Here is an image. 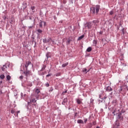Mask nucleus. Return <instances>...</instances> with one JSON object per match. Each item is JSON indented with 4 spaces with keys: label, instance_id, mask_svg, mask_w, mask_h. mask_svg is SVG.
Masks as SVG:
<instances>
[{
    "label": "nucleus",
    "instance_id": "nucleus-31",
    "mask_svg": "<svg viewBox=\"0 0 128 128\" xmlns=\"http://www.w3.org/2000/svg\"><path fill=\"white\" fill-rule=\"evenodd\" d=\"M46 56L47 58H50V56H48V53L46 54Z\"/></svg>",
    "mask_w": 128,
    "mask_h": 128
},
{
    "label": "nucleus",
    "instance_id": "nucleus-5",
    "mask_svg": "<svg viewBox=\"0 0 128 128\" xmlns=\"http://www.w3.org/2000/svg\"><path fill=\"white\" fill-rule=\"evenodd\" d=\"M2 72H6L8 70V67H6V64L4 65L3 68H2Z\"/></svg>",
    "mask_w": 128,
    "mask_h": 128
},
{
    "label": "nucleus",
    "instance_id": "nucleus-17",
    "mask_svg": "<svg viewBox=\"0 0 128 128\" xmlns=\"http://www.w3.org/2000/svg\"><path fill=\"white\" fill-rule=\"evenodd\" d=\"M76 102L78 104H82V101L80 99H78Z\"/></svg>",
    "mask_w": 128,
    "mask_h": 128
},
{
    "label": "nucleus",
    "instance_id": "nucleus-16",
    "mask_svg": "<svg viewBox=\"0 0 128 128\" xmlns=\"http://www.w3.org/2000/svg\"><path fill=\"white\" fill-rule=\"evenodd\" d=\"M52 40V38H49L48 40H46L45 44H46L47 42H49Z\"/></svg>",
    "mask_w": 128,
    "mask_h": 128
},
{
    "label": "nucleus",
    "instance_id": "nucleus-48",
    "mask_svg": "<svg viewBox=\"0 0 128 128\" xmlns=\"http://www.w3.org/2000/svg\"><path fill=\"white\" fill-rule=\"evenodd\" d=\"M90 72V70H88V71H87V72Z\"/></svg>",
    "mask_w": 128,
    "mask_h": 128
},
{
    "label": "nucleus",
    "instance_id": "nucleus-9",
    "mask_svg": "<svg viewBox=\"0 0 128 128\" xmlns=\"http://www.w3.org/2000/svg\"><path fill=\"white\" fill-rule=\"evenodd\" d=\"M77 122H78V124H84V120H77Z\"/></svg>",
    "mask_w": 128,
    "mask_h": 128
},
{
    "label": "nucleus",
    "instance_id": "nucleus-38",
    "mask_svg": "<svg viewBox=\"0 0 128 128\" xmlns=\"http://www.w3.org/2000/svg\"><path fill=\"white\" fill-rule=\"evenodd\" d=\"M68 92L67 91H64V92H63L62 94H66Z\"/></svg>",
    "mask_w": 128,
    "mask_h": 128
},
{
    "label": "nucleus",
    "instance_id": "nucleus-13",
    "mask_svg": "<svg viewBox=\"0 0 128 128\" xmlns=\"http://www.w3.org/2000/svg\"><path fill=\"white\" fill-rule=\"evenodd\" d=\"M86 51H87L88 52H92V47H88V48H87Z\"/></svg>",
    "mask_w": 128,
    "mask_h": 128
},
{
    "label": "nucleus",
    "instance_id": "nucleus-27",
    "mask_svg": "<svg viewBox=\"0 0 128 128\" xmlns=\"http://www.w3.org/2000/svg\"><path fill=\"white\" fill-rule=\"evenodd\" d=\"M93 22H94V24H96V22L98 23V20H93Z\"/></svg>",
    "mask_w": 128,
    "mask_h": 128
},
{
    "label": "nucleus",
    "instance_id": "nucleus-49",
    "mask_svg": "<svg viewBox=\"0 0 128 128\" xmlns=\"http://www.w3.org/2000/svg\"><path fill=\"white\" fill-rule=\"evenodd\" d=\"M26 8V6L25 7V8Z\"/></svg>",
    "mask_w": 128,
    "mask_h": 128
},
{
    "label": "nucleus",
    "instance_id": "nucleus-1",
    "mask_svg": "<svg viewBox=\"0 0 128 128\" xmlns=\"http://www.w3.org/2000/svg\"><path fill=\"white\" fill-rule=\"evenodd\" d=\"M40 88L36 89L34 94L31 95L32 98H36L37 100H38V98H40Z\"/></svg>",
    "mask_w": 128,
    "mask_h": 128
},
{
    "label": "nucleus",
    "instance_id": "nucleus-29",
    "mask_svg": "<svg viewBox=\"0 0 128 128\" xmlns=\"http://www.w3.org/2000/svg\"><path fill=\"white\" fill-rule=\"evenodd\" d=\"M16 112H17L16 116H18V114H20V110H18V111Z\"/></svg>",
    "mask_w": 128,
    "mask_h": 128
},
{
    "label": "nucleus",
    "instance_id": "nucleus-10",
    "mask_svg": "<svg viewBox=\"0 0 128 128\" xmlns=\"http://www.w3.org/2000/svg\"><path fill=\"white\" fill-rule=\"evenodd\" d=\"M68 65V62H67L66 63H64V64H62V68H66V66Z\"/></svg>",
    "mask_w": 128,
    "mask_h": 128
},
{
    "label": "nucleus",
    "instance_id": "nucleus-2",
    "mask_svg": "<svg viewBox=\"0 0 128 128\" xmlns=\"http://www.w3.org/2000/svg\"><path fill=\"white\" fill-rule=\"evenodd\" d=\"M91 10H92L93 14H96V13L98 14V12H100V6L97 5L95 7H92L91 8Z\"/></svg>",
    "mask_w": 128,
    "mask_h": 128
},
{
    "label": "nucleus",
    "instance_id": "nucleus-43",
    "mask_svg": "<svg viewBox=\"0 0 128 128\" xmlns=\"http://www.w3.org/2000/svg\"><path fill=\"white\" fill-rule=\"evenodd\" d=\"M46 39H44V42H45V43H46Z\"/></svg>",
    "mask_w": 128,
    "mask_h": 128
},
{
    "label": "nucleus",
    "instance_id": "nucleus-46",
    "mask_svg": "<svg viewBox=\"0 0 128 128\" xmlns=\"http://www.w3.org/2000/svg\"><path fill=\"white\" fill-rule=\"evenodd\" d=\"M0 84H2V81H1V82H0Z\"/></svg>",
    "mask_w": 128,
    "mask_h": 128
},
{
    "label": "nucleus",
    "instance_id": "nucleus-11",
    "mask_svg": "<svg viewBox=\"0 0 128 128\" xmlns=\"http://www.w3.org/2000/svg\"><path fill=\"white\" fill-rule=\"evenodd\" d=\"M84 38V35H82L80 36L78 38V40H82V38Z\"/></svg>",
    "mask_w": 128,
    "mask_h": 128
},
{
    "label": "nucleus",
    "instance_id": "nucleus-47",
    "mask_svg": "<svg viewBox=\"0 0 128 128\" xmlns=\"http://www.w3.org/2000/svg\"><path fill=\"white\" fill-rule=\"evenodd\" d=\"M96 128H100V126H96Z\"/></svg>",
    "mask_w": 128,
    "mask_h": 128
},
{
    "label": "nucleus",
    "instance_id": "nucleus-15",
    "mask_svg": "<svg viewBox=\"0 0 128 128\" xmlns=\"http://www.w3.org/2000/svg\"><path fill=\"white\" fill-rule=\"evenodd\" d=\"M42 22H44V24H46V22H41L40 23V28H42Z\"/></svg>",
    "mask_w": 128,
    "mask_h": 128
},
{
    "label": "nucleus",
    "instance_id": "nucleus-41",
    "mask_svg": "<svg viewBox=\"0 0 128 128\" xmlns=\"http://www.w3.org/2000/svg\"><path fill=\"white\" fill-rule=\"evenodd\" d=\"M64 4H66V1H64Z\"/></svg>",
    "mask_w": 128,
    "mask_h": 128
},
{
    "label": "nucleus",
    "instance_id": "nucleus-19",
    "mask_svg": "<svg viewBox=\"0 0 128 128\" xmlns=\"http://www.w3.org/2000/svg\"><path fill=\"white\" fill-rule=\"evenodd\" d=\"M38 32V34H42V30L40 29H38L37 30Z\"/></svg>",
    "mask_w": 128,
    "mask_h": 128
},
{
    "label": "nucleus",
    "instance_id": "nucleus-24",
    "mask_svg": "<svg viewBox=\"0 0 128 128\" xmlns=\"http://www.w3.org/2000/svg\"><path fill=\"white\" fill-rule=\"evenodd\" d=\"M46 65H43V66L42 68V70H46Z\"/></svg>",
    "mask_w": 128,
    "mask_h": 128
},
{
    "label": "nucleus",
    "instance_id": "nucleus-33",
    "mask_svg": "<svg viewBox=\"0 0 128 128\" xmlns=\"http://www.w3.org/2000/svg\"><path fill=\"white\" fill-rule=\"evenodd\" d=\"M52 76V74H48V75H46V77L48 78V76Z\"/></svg>",
    "mask_w": 128,
    "mask_h": 128
},
{
    "label": "nucleus",
    "instance_id": "nucleus-40",
    "mask_svg": "<svg viewBox=\"0 0 128 128\" xmlns=\"http://www.w3.org/2000/svg\"><path fill=\"white\" fill-rule=\"evenodd\" d=\"M100 34H102V31L100 32Z\"/></svg>",
    "mask_w": 128,
    "mask_h": 128
},
{
    "label": "nucleus",
    "instance_id": "nucleus-12",
    "mask_svg": "<svg viewBox=\"0 0 128 128\" xmlns=\"http://www.w3.org/2000/svg\"><path fill=\"white\" fill-rule=\"evenodd\" d=\"M28 86H32V82H29L27 84Z\"/></svg>",
    "mask_w": 128,
    "mask_h": 128
},
{
    "label": "nucleus",
    "instance_id": "nucleus-23",
    "mask_svg": "<svg viewBox=\"0 0 128 128\" xmlns=\"http://www.w3.org/2000/svg\"><path fill=\"white\" fill-rule=\"evenodd\" d=\"M93 44H98V41L96 40H94Z\"/></svg>",
    "mask_w": 128,
    "mask_h": 128
},
{
    "label": "nucleus",
    "instance_id": "nucleus-42",
    "mask_svg": "<svg viewBox=\"0 0 128 128\" xmlns=\"http://www.w3.org/2000/svg\"><path fill=\"white\" fill-rule=\"evenodd\" d=\"M29 28H32V26H29Z\"/></svg>",
    "mask_w": 128,
    "mask_h": 128
},
{
    "label": "nucleus",
    "instance_id": "nucleus-28",
    "mask_svg": "<svg viewBox=\"0 0 128 128\" xmlns=\"http://www.w3.org/2000/svg\"><path fill=\"white\" fill-rule=\"evenodd\" d=\"M11 114H14V110H11Z\"/></svg>",
    "mask_w": 128,
    "mask_h": 128
},
{
    "label": "nucleus",
    "instance_id": "nucleus-22",
    "mask_svg": "<svg viewBox=\"0 0 128 128\" xmlns=\"http://www.w3.org/2000/svg\"><path fill=\"white\" fill-rule=\"evenodd\" d=\"M10 22V24H14V20L12 18H11Z\"/></svg>",
    "mask_w": 128,
    "mask_h": 128
},
{
    "label": "nucleus",
    "instance_id": "nucleus-18",
    "mask_svg": "<svg viewBox=\"0 0 128 128\" xmlns=\"http://www.w3.org/2000/svg\"><path fill=\"white\" fill-rule=\"evenodd\" d=\"M5 76L4 74H1L0 76V78H1L2 80H4V78Z\"/></svg>",
    "mask_w": 128,
    "mask_h": 128
},
{
    "label": "nucleus",
    "instance_id": "nucleus-35",
    "mask_svg": "<svg viewBox=\"0 0 128 128\" xmlns=\"http://www.w3.org/2000/svg\"><path fill=\"white\" fill-rule=\"evenodd\" d=\"M120 116H121V114H118V118H120Z\"/></svg>",
    "mask_w": 128,
    "mask_h": 128
},
{
    "label": "nucleus",
    "instance_id": "nucleus-4",
    "mask_svg": "<svg viewBox=\"0 0 128 128\" xmlns=\"http://www.w3.org/2000/svg\"><path fill=\"white\" fill-rule=\"evenodd\" d=\"M34 102H36V100L34 98H32L30 102H28V104H34Z\"/></svg>",
    "mask_w": 128,
    "mask_h": 128
},
{
    "label": "nucleus",
    "instance_id": "nucleus-20",
    "mask_svg": "<svg viewBox=\"0 0 128 128\" xmlns=\"http://www.w3.org/2000/svg\"><path fill=\"white\" fill-rule=\"evenodd\" d=\"M116 112V109L112 111V114H114V116H116V114H115Z\"/></svg>",
    "mask_w": 128,
    "mask_h": 128
},
{
    "label": "nucleus",
    "instance_id": "nucleus-39",
    "mask_svg": "<svg viewBox=\"0 0 128 128\" xmlns=\"http://www.w3.org/2000/svg\"><path fill=\"white\" fill-rule=\"evenodd\" d=\"M90 102H94V99L91 98L90 99Z\"/></svg>",
    "mask_w": 128,
    "mask_h": 128
},
{
    "label": "nucleus",
    "instance_id": "nucleus-44",
    "mask_svg": "<svg viewBox=\"0 0 128 128\" xmlns=\"http://www.w3.org/2000/svg\"><path fill=\"white\" fill-rule=\"evenodd\" d=\"M24 4H25V6H26V3H24Z\"/></svg>",
    "mask_w": 128,
    "mask_h": 128
},
{
    "label": "nucleus",
    "instance_id": "nucleus-3",
    "mask_svg": "<svg viewBox=\"0 0 128 128\" xmlns=\"http://www.w3.org/2000/svg\"><path fill=\"white\" fill-rule=\"evenodd\" d=\"M32 62H26V65H25V68L26 70H28L29 68H32Z\"/></svg>",
    "mask_w": 128,
    "mask_h": 128
},
{
    "label": "nucleus",
    "instance_id": "nucleus-7",
    "mask_svg": "<svg viewBox=\"0 0 128 128\" xmlns=\"http://www.w3.org/2000/svg\"><path fill=\"white\" fill-rule=\"evenodd\" d=\"M106 92H112V88L110 86H108L106 88Z\"/></svg>",
    "mask_w": 128,
    "mask_h": 128
},
{
    "label": "nucleus",
    "instance_id": "nucleus-26",
    "mask_svg": "<svg viewBox=\"0 0 128 128\" xmlns=\"http://www.w3.org/2000/svg\"><path fill=\"white\" fill-rule=\"evenodd\" d=\"M60 76V73H58L56 74V76Z\"/></svg>",
    "mask_w": 128,
    "mask_h": 128
},
{
    "label": "nucleus",
    "instance_id": "nucleus-36",
    "mask_svg": "<svg viewBox=\"0 0 128 128\" xmlns=\"http://www.w3.org/2000/svg\"><path fill=\"white\" fill-rule=\"evenodd\" d=\"M114 14V12H112V11H111L110 12V14Z\"/></svg>",
    "mask_w": 128,
    "mask_h": 128
},
{
    "label": "nucleus",
    "instance_id": "nucleus-34",
    "mask_svg": "<svg viewBox=\"0 0 128 128\" xmlns=\"http://www.w3.org/2000/svg\"><path fill=\"white\" fill-rule=\"evenodd\" d=\"M20 80H22V78H24V76H20Z\"/></svg>",
    "mask_w": 128,
    "mask_h": 128
},
{
    "label": "nucleus",
    "instance_id": "nucleus-30",
    "mask_svg": "<svg viewBox=\"0 0 128 128\" xmlns=\"http://www.w3.org/2000/svg\"><path fill=\"white\" fill-rule=\"evenodd\" d=\"M46 86L47 88H48V86H50V84H48V83L46 84Z\"/></svg>",
    "mask_w": 128,
    "mask_h": 128
},
{
    "label": "nucleus",
    "instance_id": "nucleus-21",
    "mask_svg": "<svg viewBox=\"0 0 128 128\" xmlns=\"http://www.w3.org/2000/svg\"><path fill=\"white\" fill-rule=\"evenodd\" d=\"M35 8H36L34 6H31V10H32L33 12H34Z\"/></svg>",
    "mask_w": 128,
    "mask_h": 128
},
{
    "label": "nucleus",
    "instance_id": "nucleus-6",
    "mask_svg": "<svg viewBox=\"0 0 128 128\" xmlns=\"http://www.w3.org/2000/svg\"><path fill=\"white\" fill-rule=\"evenodd\" d=\"M66 102H68V98H65L64 99V100L62 102V104L64 106V104H66Z\"/></svg>",
    "mask_w": 128,
    "mask_h": 128
},
{
    "label": "nucleus",
    "instance_id": "nucleus-14",
    "mask_svg": "<svg viewBox=\"0 0 128 128\" xmlns=\"http://www.w3.org/2000/svg\"><path fill=\"white\" fill-rule=\"evenodd\" d=\"M11 77L10 75H8L6 76V80H10Z\"/></svg>",
    "mask_w": 128,
    "mask_h": 128
},
{
    "label": "nucleus",
    "instance_id": "nucleus-37",
    "mask_svg": "<svg viewBox=\"0 0 128 128\" xmlns=\"http://www.w3.org/2000/svg\"><path fill=\"white\" fill-rule=\"evenodd\" d=\"M86 122H88V119H86V120H84V122L85 124H86Z\"/></svg>",
    "mask_w": 128,
    "mask_h": 128
},
{
    "label": "nucleus",
    "instance_id": "nucleus-25",
    "mask_svg": "<svg viewBox=\"0 0 128 128\" xmlns=\"http://www.w3.org/2000/svg\"><path fill=\"white\" fill-rule=\"evenodd\" d=\"M70 42H72V40L68 39L67 41V44H70Z\"/></svg>",
    "mask_w": 128,
    "mask_h": 128
},
{
    "label": "nucleus",
    "instance_id": "nucleus-45",
    "mask_svg": "<svg viewBox=\"0 0 128 128\" xmlns=\"http://www.w3.org/2000/svg\"><path fill=\"white\" fill-rule=\"evenodd\" d=\"M6 17L4 16V20H6Z\"/></svg>",
    "mask_w": 128,
    "mask_h": 128
},
{
    "label": "nucleus",
    "instance_id": "nucleus-32",
    "mask_svg": "<svg viewBox=\"0 0 128 128\" xmlns=\"http://www.w3.org/2000/svg\"><path fill=\"white\" fill-rule=\"evenodd\" d=\"M87 70L86 68H84L83 70V72H86Z\"/></svg>",
    "mask_w": 128,
    "mask_h": 128
},
{
    "label": "nucleus",
    "instance_id": "nucleus-8",
    "mask_svg": "<svg viewBox=\"0 0 128 128\" xmlns=\"http://www.w3.org/2000/svg\"><path fill=\"white\" fill-rule=\"evenodd\" d=\"M24 74H26V76H28V74H30V72L29 70H28V69L26 70V71L24 72Z\"/></svg>",
    "mask_w": 128,
    "mask_h": 128
}]
</instances>
